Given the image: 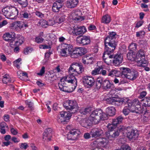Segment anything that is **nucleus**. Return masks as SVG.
Segmentation results:
<instances>
[{
	"label": "nucleus",
	"instance_id": "obj_1",
	"mask_svg": "<svg viewBox=\"0 0 150 150\" xmlns=\"http://www.w3.org/2000/svg\"><path fill=\"white\" fill-rule=\"evenodd\" d=\"M115 109L113 107H109L106 109L107 114L104 113L100 109L93 111L91 114L90 119L94 120L95 123H98L100 120H104L107 119L108 116H112L115 115Z\"/></svg>",
	"mask_w": 150,
	"mask_h": 150
},
{
	"label": "nucleus",
	"instance_id": "obj_2",
	"mask_svg": "<svg viewBox=\"0 0 150 150\" xmlns=\"http://www.w3.org/2000/svg\"><path fill=\"white\" fill-rule=\"evenodd\" d=\"M67 83H71L74 84V87H76L77 84L76 78L72 76H71L69 77H64L60 80V83H59L58 86L59 89L64 92L70 93L73 91L71 90L67 86Z\"/></svg>",
	"mask_w": 150,
	"mask_h": 150
},
{
	"label": "nucleus",
	"instance_id": "obj_3",
	"mask_svg": "<svg viewBox=\"0 0 150 150\" xmlns=\"http://www.w3.org/2000/svg\"><path fill=\"white\" fill-rule=\"evenodd\" d=\"M126 104L129 108H132L131 110V112L139 114L143 112V110L141 107V103L138 99H135L132 100L128 99L126 100Z\"/></svg>",
	"mask_w": 150,
	"mask_h": 150
},
{
	"label": "nucleus",
	"instance_id": "obj_4",
	"mask_svg": "<svg viewBox=\"0 0 150 150\" xmlns=\"http://www.w3.org/2000/svg\"><path fill=\"white\" fill-rule=\"evenodd\" d=\"M3 15L7 18L13 19L17 16L18 12L15 7L7 6L2 9Z\"/></svg>",
	"mask_w": 150,
	"mask_h": 150
},
{
	"label": "nucleus",
	"instance_id": "obj_5",
	"mask_svg": "<svg viewBox=\"0 0 150 150\" xmlns=\"http://www.w3.org/2000/svg\"><path fill=\"white\" fill-rule=\"evenodd\" d=\"M114 84L110 83V81L107 79H104L103 78L100 77H98L96 81V87L99 89L102 87L103 89L107 90L113 87Z\"/></svg>",
	"mask_w": 150,
	"mask_h": 150
},
{
	"label": "nucleus",
	"instance_id": "obj_6",
	"mask_svg": "<svg viewBox=\"0 0 150 150\" xmlns=\"http://www.w3.org/2000/svg\"><path fill=\"white\" fill-rule=\"evenodd\" d=\"M113 40L111 42L108 39L105 41V48L104 52V54H110L113 53L116 48L117 43H114Z\"/></svg>",
	"mask_w": 150,
	"mask_h": 150
},
{
	"label": "nucleus",
	"instance_id": "obj_7",
	"mask_svg": "<svg viewBox=\"0 0 150 150\" xmlns=\"http://www.w3.org/2000/svg\"><path fill=\"white\" fill-rule=\"evenodd\" d=\"M61 46L62 49L60 54L63 57H67L69 55L73 48L72 45L66 43L62 44Z\"/></svg>",
	"mask_w": 150,
	"mask_h": 150
},
{
	"label": "nucleus",
	"instance_id": "obj_8",
	"mask_svg": "<svg viewBox=\"0 0 150 150\" xmlns=\"http://www.w3.org/2000/svg\"><path fill=\"white\" fill-rule=\"evenodd\" d=\"M126 130L127 137L130 139L135 140L139 135L138 131L133 129L132 127H127L126 128Z\"/></svg>",
	"mask_w": 150,
	"mask_h": 150
},
{
	"label": "nucleus",
	"instance_id": "obj_9",
	"mask_svg": "<svg viewBox=\"0 0 150 150\" xmlns=\"http://www.w3.org/2000/svg\"><path fill=\"white\" fill-rule=\"evenodd\" d=\"M82 82L83 85L87 87H90L94 84L95 81L91 76H83L82 79Z\"/></svg>",
	"mask_w": 150,
	"mask_h": 150
},
{
	"label": "nucleus",
	"instance_id": "obj_10",
	"mask_svg": "<svg viewBox=\"0 0 150 150\" xmlns=\"http://www.w3.org/2000/svg\"><path fill=\"white\" fill-rule=\"evenodd\" d=\"M60 115L61 118H59L57 119L58 122L59 123L67 122H68L71 116V113H69L67 112L62 111L60 112Z\"/></svg>",
	"mask_w": 150,
	"mask_h": 150
},
{
	"label": "nucleus",
	"instance_id": "obj_11",
	"mask_svg": "<svg viewBox=\"0 0 150 150\" xmlns=\"http://www.w3.org/2000/svg\"><path fill=\"white\" fill-rule=\"evenodd\" d=\"M77 43L81 44L83 45L89 44L91 42L89 37L86 36L78 37L76 39Z\"/></svg>",
	"mask_w": 150,
	"mask_h": 150
},
{
	"label": "nucleus",
	"instance_id": "obj_12",
	"mask_svg": "<svg viewBox=\"0 0 150 150\" xmlns=\"http://www.w3.org/2000/svg\"><path fill=\"white\" fill-rule=\"evenodd\" d=\"M81 132L79 130L76 129H71L68 135L67 139L69 140H75L77 138L78 136Z\"/></svg>",
	"mask_w": 150,
	"mask_h": 150
},
{
	"label": "nucleus",
	"instance_id": "obj_13",
	"mask_svg": "<svg viewBox=\"0 0 150 150\" xmlns=\"http://www.w3.org/2000/svg\"><path fill=\"white\" fill-rule=\"evenodd\" d=\"M91 115L89 117L90 120L87 119V118H85L81 119L79 121L80 125L83 127L86 128H90V126L91 125V122H93L95 124H96L95 123L94 120L91 119Z\"/></svg>",
	"mask_w": 150,
	"mask_h": 150
},
{
	"label": "nucleus",
	"instance_id": "obj_14",
	"mask_svg": "<svg viewBox=\"0 0 150 150\" xmlns=\"http://www.w3.org/2000/svg\"><path fill=\"white\" fill-rule=\"evenodd\" d=\"M103 133V131L100 128H93L91 129L90 134L92 137L97 138L102 136Z\"/></svg>",
	"mask_w": 150,
	"mask_h": 150
},
{
	"label": "nucleus",
	"instance_id": "obj_15",
	"mask_svg": "<svg viewBox=\"0 0 150 150\" xmlns=\"http://www.w3.org/2000/svg\"><path fill=\"white\" fill-rule=\"evenodd\" d=\"M86 31L84 27L74 26L72 31L73 33L76 35H80L83 34Z\"/></svg>",
	"mask_w": 150,
	"mask_h": 150
},
{
	"label": "nucleus",
	"instance_id": "obj_16",
	"mask_svg": "<svg viewBox=\"0 0 150 150\" xmlns=\"http://www.w3.org/2000/svg\"><path fill=\"white\" fill-rule=\"evenodd\" d=\"M136 61L137 64L142 62L145 59V55L144 51L140 49L138 52L136 57Z\"/></svg>",
	"mask_w": 150,
	"mask_h": 150
},
{
	"label": "nucleus",
	"instance_id": "obj_17",
	"mask_svg": "<svg viewBox=\"0 0 150 150\" xmlns=\"http://www.w3.org/2000/svg\"><path fill=\"white\" fill-rule=\"evenodd\" d=\"M52 130L51 128H48L46 129L43 133L42 139L44 141H49L51 140L52 137Z\"/></svg>",
	"mask_w": 150,
	"mask_h": 150
},
{
	"label": "nucleus",
	"instance_id": "obj_18",
	"mask_svg": "<svg viewBox=\"0 0 150 150\" xmlns=\"http://www.w3.org/2000/svg\"><path fill=\"white\" fill-rule=\"evenodd\" d=\"M123 60L122 55L121 54L117 53L114 57L113 63L115 66H118L122 63Z\"/></svg>",
	"mask_w": 150,
	"mask_h": 150
},
{
	"label": "nucleus",
	"instance_id": "obj_19",
	"mask_svg": "<svg viewBox=\"0 0 150 150\" xmlns=\"http://www.w3.org/2000/svg\"><path fill=\"white\" fill-rule=\"evenodd\" d=\"M70 106L68 108L69 110L71 112V113H75L78 110L79 107L76 101L70 100Z\"/></svg>",
	"mask_w": 150,
	"mask_h": 150
},
{
	"label": "nucleus",
	"instance_id": "obj_20",
	"mask_svg": "<svg viewBox=\"0 0 150 150\" xmlns=\"http://www.w3.org/2000/svg\"><path fill=\"white\" fill-rule=\"evenodd\" d=\"M119 135L118 131H111L106 132V136L110 140H112Z\"/></svg>",
	"mask_w": 150,
	"mask_h": 150
},
{
	"label": "nucleus",
	"instance_id": "obj_21",
	"mask_svg": "<svg viewBox=\"0 0 150 150\" xmlns=\"http://www.w3.org/2000/svg\"><path fill=\"white\" fill-rule=\"evenodd\" d=\"M138 76L139 74L137 71L136 70H133L132 71L130 70L126 78L131 80H135Z\"/></svg>",
	"mask_w": 150,
	"mask_h": 150
},
{
	"label": "nucleus",
	"instance_id": "obj_22",
	"mask_svg": "<svg viewBox=\"0 0 150 150\" xmlns=\"http://www.w3.org/2000/svg\"><path fill=\"white\" fill-rule=\"evenodd\" d=\"M120 75L122 77L126 78L128 74L130 71L131 69L127 67H121L120 68Z\"/></svg>",
	"mask_w": 150,
	"mask_h": 150
},
{
	"label": "nucleus",
	"instance_id": "obj_23",
	"mask_svg": "<svg viewBox=\"0 0 150 150\" xmlns=\"http://www.w3.org/2000/svg\"><path fill=\"white\" fill-rule=\"evenodd\" d=\"M75 67H74L75 68V73L77 74H80L84 70V68L83 66L81 65L80 64L74 63Z\"/></svg>",
	"mask_w": 150,
	"mask_h": 150
},
{
	"label": "nucleus",
	"instance_id": "obj_24",
	"mask_svg": "<svg viewBox=\"0 0 150 150\" xmlns=\"http://www.w3.org/2000/svg\"><path fill=\"white\" fill-rule=\"evenodd\" d=\"M78 2V0H68L66 3L67 6L69 8H74L76 6Z\"/></svg>",
	"mask_w": 150,
	"mask_h": 150
},
{
	"label": "nucleus",
	"instance_id": "obj_25",
	"mask_svg": "<svg viewBox=\"0 0 150 150\" xmlns=\"http://www.w3.org/2000/svg\"><path fill=\"white\" fill-rule=\"evenodd\" d=\"M80 48H77L75 50H73L72 48V50L71 51V54L70 55H71V57L72 58H76L81 56L80 53Z\"/></svg>",
	"mask_w": 150,
	"mask_h": 150
},
{
	"label": "nucleus",
	"instance_id": "obj_26",
	"mask_svg": "<svg viewBox=\"0 0 150 150\" xmlns=\"http://www.w3.org/2000/svg\"><path fill=\"white\" fill-rule=\"evenodd\" d=\"M114 105L117 106H120L122 104H126V100L122 98H117L115 97Z\"/></svg>",
	"mask_w": 150,
	"mask_h": 150
},
{
	"label": "nucleus",
	"instance_id": "obj_27",
	"mask_svg": "<svg viewBox=\"0 0 150 150\" xmlns=\"http://www.w3.org/2000/svg\"><path fill=\"white\" fill-rule=\"evenodd\" d=\"M116 35V33L115 32H113L111 33H110L109 36L106 38L105 40V41H106V40L108 39L110 42L113 40V42L114 43H117L115 41L116 38H115V35Z\"/></svg>",
	"mask_w": 150,
	"mask_h": 150
},
{
	"label": "nucleus",
	"instance_id": "obj_28",
	"mask_svg": "<svg viewBox=\"0 0 150 150\" xmlns=\"http://www.w3.org/2000/svg\"><path fill=\"white\" fill-rule=\"evenodd\" d=\"M61 5L58 2H54L52 6V10L54 12H58L62 8Z\"/></svg>",
	"mask_w": 150,
	"mask_h": 150
},
{
	"label": "nucleus",
	"instance_id": "obj_29",
	"mask_svg": "<svg viewBox=\"0 0 150 150\" xmlns=\"http://www.w3.org/2000/svg\"><path fill=\"white\" fill-rule=\"evenodd\" d=\"M140 63L137 64L138 66L144 67V70L146 71H149L150 70V68L147 67L148 64V62L147 60H144L142 62Z\"/></svg>",
	"mask_w": 150,
	"mask_h": 150
},
{
	"label": "nucleus",
	"instance_id": "obj_30",
	"mask_svg": "<svg viewBox=\"0 0 150 150\" xmlns=\"http://www.w3.org/2000/svg\"><path fill=\"white\" fill-rule=\"evenodd\" d=\"M123 118L121 116L117 117L116 118L113 119L112 123L113 125L117 126L118 124L121 123L122 121Z\"/></svg>",
	"mask_w": 150,
	"mask_h": 150
},
{
	"label": "nucleus",
	"instance_id": "obj_31",
	"mask_svg": "<svg viewBox=\"0 0 150 150\" xmlns=\"http://www.w3.org/2000/svg\"><path fill=\"white\" fill-rule=\"evenodd\" d=\"M74 67H75L74 63L72 64L69 69V72L70 73L69 76L65 77H69L71 76H72L75 77L74 75H76V74L75 73V68H74Z\"/></svg>",
	"mask_w": 150,
	"mask_h": 150
},
{
	"label": "nucleus",
	"instance_id": "obj_32",
	"mask_svg": "<svg viewBox=\"0 0 150 150\" xmlns=\"http://www.w3.org/2000/svg\"><path fill=\"white\" fill-rule=\"evenodd\" d=\"M15 37V35H13V38H11L12 39L8 42L10 46L12 48H14L15 46H18L16 40H15L16 39Z\"/></svg>",
	"mask_w": 150,
	"mask_h": 150
},
{
	"label": "nucleus",
	"instance_id": "obj_33",
	"mask_svg": "<svg viewBox=\"0 0 150 150\" xmlns=\"http://www.w3.org/2000/svg\"><path fill=\"white\" fill-rule=\"evenodd\" d=\"M15 2H17L22 7H25L28 5L27 0H13Z\"/></svg>",
	"mask_w": 150,
	"mask_h": 150
},
{
	"label": "nucleus",
	"instance_id": "obj_34",
	"mask_svg": "<svg viewBox=\"0 0 150 150\" xmlns=\"http://www.w3.org/2000/svg\"><path fill=\"white\" fill-rule=\"evenodd\" d=\"M65 17L66 16H65L56 17L55 18V21H56V23H61L65 20Z\"/></svg>",
	"mask_w": 150,
	"mask_h": 150
},
{
	"label": "nucleus",
	"instance_id": "obj_35",
	"mask_svg": "<svg viewBox=\"0 0 150 150\" xmlns=\"http://www.w3.org/2000/svg\"><path fill=\"white\" fill-rule=\"evenodd\" d=\"M142 100L145 106H150V97H146Z\"/></svg>",
	"mask_w": 150,
	"mask_h": 150
},
{
	"label": "nucleus",
	"instance_id": "obj_36",
	"mask_svg": "<svg viewBox=\"0 0 150 150\" xmlns=\"http://www.w3.org/2000/svg\"><path fill=\"white\" fill-rule=\"evenodd\" d=\"M118 71L117 70L112 69L108 72V76L113 77L114 76H117L118 72Z\"/></svg>",
	"mask_w": 150,
	"mask_h": 150
},
{
	"label": "nucleus",
	"instance_id": "obj_37",
	"mask_svg": "<svg viewBox=\"0 0 150 150\" xmlns=\"http://www.w3.org/2000/svg\"><path fill=\"white\" fill-rule=\"evenodd\" d=\"M110 17L108 15H105L102 18V22L105 23H109L110 22Z\"/></svg>",
	"mask_w": 150,
	"mask_h": 150
},
{
	"label": "nucleus",
	"instance_id": "obj_38",
	"mask_svg": "<svg viewBox=\"0 0 150 150\" xmlns=\"http://www.w3.org/2000/svg\"><path fill=\"white\" fill-rule=\"evenodd\" d=\"M17 40H16V43L18 46L20 45L24 41V38L21 35H18L17 37Z\"/></svg>",
	"mask_w": 150,
	"mask_h": 150
},
{
	"label": "nucleus",
	"instance_id": "obj_39",
	"mask_svg": "<svg viewBox=\"0 0 150 150\" xmlns=\"http://www.w3.org/2000/svg\"><path fill=\"white\" fill-rule=\"evenodd\" d=\"M3 82L4 83H7L8 82H11L10 78L7 74H5L3 76Z\"/></svg>",
	"mask_w": 150,
	"mask_h": 150
},
{
	"label": "nucleus",
	"instance_id": "obj_40",
	"mask_svg": "<svg viewBox=\"0 0 150 150\" xmlns=\"http://www.w3.org/2000/svg\"><path fill=\"white\" fill-rule=\"evenodd\" d=\"M106 54H104V53H103V58L104 62L107 64L109 65L110 64L111 60L109 58L107 57L106 56H105Z\"/></svg>",
	"mask_w": 150,
	"mask_h": 150
},
{
	"label": "nucleus",
	"instance_id": "obj_41",
	"mask_svg": "<svg viewBox=\"0 0 150 150\" xmlns=\"http://www.w3.org/2000/svg\"><path fill=\"white\" fill-rule=\"evenodd\" d=\"M42 27L46 28L48 26V22L43 19L41 20L39 22Z\"/></svg>",
	"mask_w": 150,
	"mask_h": 150
},
{
	"label": "nucleus",
	"instance_id": "obj_42",
	"mask_svg": "<svg viewBox=\"0 0 150 150\" xmlns=\"http://www.w3.org/2000/svg\"><path fill=\"white\" fill-rule=\"evenodd\" d=\"M137 44L134 43H131L129 45V48L130 51H136L137 49Z\"/></svg>",
	"mask_w": 150,
	"mask_h": 150
},
{
	"label": "nucleus",
	"instance_id": "obj_43",
	"mask_svg": "<svg viewBox=\"0 0 150 150\" xmlns=\"http://www.w3.org/2000/svg\"><path fill=\"white\" fill-rule=\"evenodd\" d=\"M115 97L107 98L106 99V101L107 103L114 105V101L115 100Z\"/></svg>",
	"mask_w": 150,
	"mask_h": 150
},
{
	"label": "nucleus",
	"instance_id": "obj_44",
	"mask_svg": "<svg viewBox=\"0 0 150 150\" xmlns=\"http://www.w3.org/2000/svg\"><path fill=\"white\" fill-rule=\"evenodd\" d=\"M116 126L113 124V123L108 124L107 125V127L108 129L111 131H112L116 127Z\"/></svg>",
	"mask_w": 150,
	"mask_h": 150
},
{
	"label": "nucleus",
	"instance_id": "obj_45",
	"mask_svg": "<svg viewBox=\"0 0 150 150\" xmlns=\"http://www.w3.org/2000/svg\"><path fill=\"white\" fill-rule=\"evenodd\" d=\"M101 69V68L99 67L97 68H95L94 70H93L91 72V74L93 75H96L99 74V72Z\"/></svg>",
	"mask_w": 150,
	"mask_h": 150
},
{
	"label": "nucleus",
	"instance_id": "obj_46",
	"mask_svg": "<svg viewBox=\"0 0 150 150\" xmlns=\"http://www.w3.org/2000/svg\"><path fill=\"white\" fill-rule=\"evenodd\" d=\"M21 60V58H19L14 62V66L18 68H20V64H21L20 63V62Z\"/></svg>",
	"mask_w": 150,
	"mask_h": 150
},
{
	"label": "nucleus",
	"instance_id": "obj_47",
	"mask_svg": "<svg viewBox=\"0 0 150 150\" xmlns=\"http://www.w3.org/2000/svg\"><path fill=\"white\" fill-rule=\"evenodd\" d=\"M70 100H67L65 101L63 104V105L64 107L67 110H69L68 108L70 106Z\"/></svg>",
	"mask_w": 150,
	"mask_h": 150
},
{
	"label": "nucleus",
	"instance_id": "obj_48",
	"mask_svg": "<svg viewBox=\"0 0 150 150\" xmlns=\"http://www.w3.org/2000/svg\"><path fill=\"white\" fill-rule=\"evenodd\" d=\"M132 109V108H124L122 110L123 112L125 115H128L129 112H131V110Z\"/></svg>",
	"mask_w": 150,
	"mask_h": 150
},
{
	"label": "nucleus",
	"instance_id": "obj_49",
	"mask_svg": "<svg viewBox=\"0 0 150 150\" xmlns=\"http://www.w3.org/2000/svg\"><path fill=\"white\" fill-rule=\"evenodd\" d=\"M44 40V39L40 36L37 37L35 39V42L38 43H42L43 41Z\"/></svg>",
	"mask_w": 150,
	"mask_h": 150
},
{
	"label": "nucleus",
	"instance_id": "obj_50",
	"mask_svg": "<svg viewBox=\"0 0 150 150\" xmlns=\"http://www.w3.org/2000/svg\"><path fill=\"white\" fill-rule=\"evenodd\" d=\"M22 15L23 17L25 18L28 19L30 17V14L27 12H22Z\"/></svg>",
	"mask_w": 150,
	"mask_h": 150
},
{
	"label": "nucleus",
	"instance_id": "obj_51",
	"mask_svg": "<svg viewBox=\"0 0 150 150\" xmlns=\"http://www.w3.org/2000/svg\"><path fill=\"white\" fill-rule=\"evenodd\" d=\"M25 103L26 105H28V107L30 108L31 110H33V103L27 100L25 101Z\"/></svg>",
	"mask_w": 150,
	"mask_h": 150
},
{
	"label": "nucleus",
	"instance_id": "obj_52",
	"mask_svg": "<svg viewBox=\"0 0 150 150\" xmlns=\"http://www.w3.org/2000/svg\"><path fill=\"white\" fill-rule=\"evenodd\" d=\"M79 48H80V53L81 56L87 52V50L85 48L81 47Z\"/></svg>",
	"mask_w": 150,
	"mask_h": 150
},
{
	"label": "nucleus",
	"instance_id": "obj_53",
	"mask_svg": "<svg viewBox=\"0 0 150 150\" xmlns=\"http://www.w3.org/2000/svg\"><path fill=\"white\" fill-rule=\"evenodd\" d=\"M145 32L144 31L142 30L139 32H136V36L137 37H139L140 36H142L143 35H145Z\"/></svg>",
	"mask_w": 150,
	"mask_h": 150
},
{
	"label": "nucleus",
	"instance_id": "obj_54",
	"mask_svg": "<svg viewBox=\"0 0 150 150\" xmlns=\"http://www.w3.org/2000/svg\"><path fill=\"white\" fill-rule=\"evenodd\" d=\"M55 18L54 20H50L48 22V26H52L54 25L55 23H56L55 21Z\"/></svg>",
	"mask_w": 150,
	"mask_h": 150
},
{
	"label": "nucleus",
	"instance_id": "obj_55",
	"mask_svg": "<svg viewBox=\"0 0 150 150\" xmlns=\"http://www.w3.org/2000/svg\"><path fill=\"white\" fill-rule=\"evenodd\" d=\"M20 148L24 149H26L28 147V146L26 143H22L20 146Z\"/></svg>",
	"mask_w": 150,
	"mask_h": 150
},
{
	"label": "nucleus",
	"instance_id": "obj_56",
	"mask_svg": "<svg viewBox=\"0 0 150 150\" xmlns=\"http://www.w3.org/2000/svg\"><path fill=\"white\" fill-rule=\"evenodd\" d=\"M143 22L142 21H139L136 24V25L135 26V28H138L141 26L143 24Z\"/></svg>",
	"mask_w": 150,
	"mask_h": 150
},
{
	"label": "nucleus",
	"instance_id": "obj_57",
	"mask_svg": "<svg viewBox=\"0 0 150 150\" xmlns=\"http://www.w3.org/2000/svg\"><path fill=\"white\" fill-rule=\"evenodd\" d=\"M21 22L20 21H17L16 22L13 26L15 28L18 27L20 29V28H21Z\"/></svg>",
	"mask_w": 150,
	"mask_h": 150
},
{
	"label": "nucleus",
	"instance_id": "obj_58",
	"mask_svg": "<svg viewBox=\"0 0 150 150\" xmlns=\"http://www.w3.org/2000/svg\"><path fill=\"white\" fill-rule=\"evenodd\" d=\"M147 41L146 40H142L140 41V44L144 46H146L147 45Z\"/></svg>",
	"mask_w": 150,
	"mask_h": 150
},
{
	"label": "nucleus",
	"instance_id": "obj_59",
	"mask_svg": "<svg viewBox=\"0 0 150 150\" xmlns=\"http://www.w3.org/2000/svg\"><path fill=\"white\" fill-rule=\"evenodd\" d=\"M80 112L83 115H86L87 114L85 108H82L79 110Z\"/></svg>",
	"mask_w": 150,
	"mask_h": 150
},
{
	"label": "nucleus",
	"instance_id": "obj_60",
	"mask_svg": "<svg viewBox=\"0 0 150 150\" xmlns=\"http://www.w3.org/2000/svg\"><path fill=\"white\" fill-rule=\"evenodd\" d=\"M45 72V67H42L40 70V72L38 73V74L40 75H42Z\"/></svg>",
	"mask_w": 150,
	"mask_h": 150
},
{
	"label": "nucleus",
	"instance_id": "obj_61",
	"mask_svg": "<svg viewBox=\"0 0 150 150\" xmlns=\"http://www.w3.org/2000/svg\"><path fill=\"white\" fill-rule=\"evenodd\" d=\"M0 128H4L5 127L8 128V126L6 124V123L4 122H2L0 125Z\"/></svg>",
	"mask_w": 150,
	"mask_h": 150
},
{
	"label": "nucleus",
	"instance_id": "obj_62",
	"mask_svg": "<svg viewBox=\"0 0 150 150\" xmlns=\"http://www.w3.org/2000/svg\"><path fill=\"white\" fill-rule=\"evenodd\" d=\"M35 14L41 18H42L44 17V14L39 11H36L35 12Z\"/></svg>",
	"mask_w": 150,
	"mask_h": 150
},
{
	"label": "nucleus",
	"instance_id": "obj_63",
	"mask_svg": "<svg viewBox=\"0 0 150 150\" xmlns=\"http://www.w3.org/2000/svg\"><path fill=\"white\" fill-rule=\"evenodd\" d=\"M51 54V53L50 52H46L45 53V58L47 61L49 60Z\"/></svg>",
	"mask_w": 150,
	"mask_h": 150
},
{
	"label": "nucleus",
	"instance_id": "obj_64",
	"mask_svg": "<svg viewBox=\"0 0 150 150\" xmlns=\"http://www.w3.org/2000/svg\"><path fill=\"white\" fill-rule=\"evenodd\" d=\"M146 91H143L142 92H141L140 94V96L139 97V98L140 99H141L144 97L146 95Z\"/></svg>",
	"mask_w": 150,
	"mask_h": 150
}]
</instances>
